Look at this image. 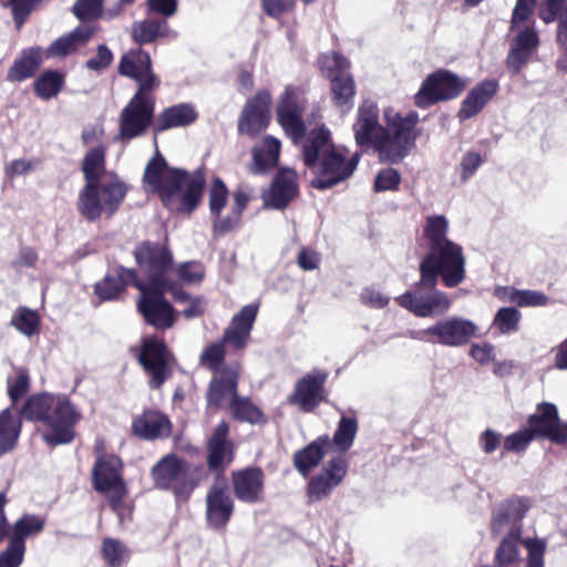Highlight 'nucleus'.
Wrapping results in <instances>:
<instances>
[{
    "mask_svg": "<svg viewBox=\"0 0 567 567\" xmlns=\"http://www.w3.org/2000/svg\"><path fill=\"white\" fill-rule=\"evenodd\" d=\"M450 224L443 215L425 218L423 238L427 252L420 262V279L413 288L395 298L404 309L419 318H436L452 307L449 295L436 288L439 279L446 288L465 280L466 258L463 247L449 239Z\"/></svg>",
    "mask_w": 567,
    "mask_h": 567,
    "instance_id": "nucleus-1",
    "label": "nucleus"
},
{
    "mask_svg": "<svg viewBox=\"0 0 567 567\" xmlns=\"http://www.w3.org/2000/svg\"><path fill=\"white\" fill-rule=\"evenodd\" d=\"M419 121L417 112L411 111L405 116L396 114L383 127L379 123L378 105L364 100L358 107L353 124L355 143L362 148L373 147L381 162L399 163L415 145L419 136L415 126Z\"/></svg>",
    "mask_w": 567,
    "mask_h": 567,
    "instance_id": "nucleus-2",
    "label": "nucleus"
},
{
    "mask_svg": "<svg viewBox=\"0 0 567 567\" xmlns=\"http://www.w3.org/2000/svg\"><path fill=\"white\" fill-rule=\"evenodd\" d=\"M143 181L172 213L190 214L202 198L205 175L202 169L188 173L182 168L168 167L166 159L156 151L147 163Z\"/></svg>",
    "mask_w": 567,
    "mask_h": 567,
    "instance_id": "nucleus-3",
    "label": "nucleus"
},
{
    "mask_svg": "<svg viewBox=\"0 0 567 567\" xmlns=\"http://www.w3.org/2000/svg\"><path fill=\"white\" fill-rule=\"evenodd\" d=\"M105 169V148L100 145L86 152L82 162L85 185L78 197V210L89 221H96L103 214L113 216L124 200L127 187L114 179L101 183Z\"/></svg>",
    "mask_w": 567,
    "mask_h": 567,
    "instance_id": "nucleus-4",
    "label": "nucleus"
},
{
    "mask_svg": "<svg viewBox=\"0 0 567 567\" xmlns=\"http://www.w3.org/2000/svg\"><path fill=\"white\" fill-rule=\"evenodd\" d=\"M303 162L308 167L318 165L319 175L311 182L317 189H328L349 178L355 171L360 154L350 159L337 152L330 142V132L326 127L312 130L303 144Z\"/></svg>",
    "mask_w": 567,
    "mask_h": 567,
    "instance_id": "nucleus-5",
    "label": "nucleus"
},
{
    "mask_svg": "<svg viewBox=\"0 0 567 567\" xmlns=\"http://www.w3.org/2000/svg\"><path fill=\"white\" fill-rule=\"evenodd\" d=\"M154 487L173 493L176 502H187L204 477L202 465L190 464L174 453L164 455L151 468Z\"/></svg>",
    "mask_w": 567,
    "mask_h": 567,
    "instance_id": "nucleus-6",
    "label": "nucleus"
},
{
    "mask_svg": "<svg viewBox=\"0 0 567 567\" xmlns=\"http://www.w3.org/2000/svg\"><path fill=\"white\" fill-rule=\"evenodd\" d=\"M258 303L244 306L231 319L225 329L221 340L205 348L200 354V363L213 373L220 372L226 357L225 344L235 350H243L250 338L254 323L257 318Z\"/></svg>",
    "mask_w": 567,
    "mask_h": 567,
    "instance_id": "nucleus-7",
    "label": "nucleus"
},
{
    "mask_svg": "<svg viewBox=\"0 0 567 567\" xmlns=\"http://www.w3.org/2000/svg\"><path fill=\"white\" fill-rule=\"evenodd\" d=\"M134 257L146 275L151 288H171L173 255L171 250L158 243L144 241L134 250Z\"/></svg>",
    "mask_w": 567,
    "mask_h": 567,
    "instance_id": "nucleus-8",
    "label": "nucleus"
},
{
    "mask_svg": "<svg viewBox=\"0 0 567 567\" xmlns=\"http://www.w3.org/2000/svg\"><path fill=\"white\" fill-rule=\"evenodd\" d=\"M465 86V80L456 73H429L414 95V104L419 109H429L458 97Z\"/></svg>",
    "mask_w": 567,
    "mask_h": 567,
    "instance_id": "nucleus-9",
    "label": "nucleus"
},
{
    "mask_svg": "<svg viewBox=\"0 0 567 567\" xmlns=\"http://www.w3.org/2000/svg\"><path fill=\"white\" fill-rule=\"evenodd\" d=\"M80 413L65 395H54L48 413L47 425L51 432L43 433V441L52 446L68 444L74 439V426Z\"/></svg>",
    "mask_w": 567,
    "mask_h": 567,
    "instance_id": "nucleus-10",
    "label": "nucleus"
},
{
    "mask_svg": "<svg viewBox=\"0 0 567 567\" xmlns=\"http://www.w3.org/2000/svg\"><path fill=\"white\" fill-rule=\"evenodd\" d=\"M140 298L137 308L144 320L156 329L165 330L171 328L176 320L175 310L164 292L169 288H151L144 282L137 285Z\"/></svg>",
    "mask_w": 567,
    "mask_h": 567,
    "instance_id": "nucleus-11",
    "label": "nucleus"
},
{
    "mask_svg": "<svg viewBox=\"0 0 567 567\" xmlns=\"http://www.w3.org/2000/svg\"><path fill=\"white\" fill-rule=\"evenodd\" d=\"M155 103H145L132 97L123 107L118 118L115 141L127 142L144 135L154 124Z\"/></svg>",
    "mask_w": 567,
    "mask_h": 567,
    "instance_id": "nucleus-12",
    "label": "nucleus"
},
{
    "mask_svg": "<svg viewBox=\"0 0 567 567\" xmlns=\"http://www.w3.org/2000/svg\"><path fill=\"white\" fill-rule=\"evenodd\" d=\"M527 423V429L535 439L549 440L556 445H567V422L559 419L558 409L554 403L537 404Z\"/></svg>",
    "mask_w": 567,
    "mask_h": 567,
    "instance_id": "nucleus-13",
    "label": "nucleus"
},
{
    "mask_svg": "<svg viewBox=\"0 0 567 567\" xmlns=\"http://www.w3.org/2000/svg\"><path fill=\"white\" fill-rule=\"evenodd\" d=\"M348 472V462L342 455L329 460L323 467L309 480L306 494L309 504L322 502L343 482Z\"/></svg>",
    "mask_w": 567,
    "mask_h": 567,
    "instance_id": "nucleus-14",
    "label": "nucleus"
},
{
    "mask_svg": "<svg viewBox=\"0 0 567 567\" xmlns=\"http://www.w3.org/2000/svg\"><path fill=\"white\" fill-rule=\"evenodd\" d=\"M123 463L115 454H100L92 468L93 488L107 498L127 492L123 478Z\"/></svg>",
    "mask_w": 567,
    "mask_h": 567,
    "instance_id": "nucleus-15",
    "label": "nucleus"
},
{
    "mask_svg": "<svg viewBox=\"0 0 567 567\" xmlns=\"http://www.w3.org/2000/svg\"><path fill=\"white\" fill-rule=\"evenodd\" d=\"M240 370V363L233 361L224 364L220 372L213 375L206 392L208 409L229 408L230 402L238 396Z\"/></svg>",
    "mask_w": 567,
    "mask_h": 567,
    "instance_id": "nucleus-16",
    "label": "nucleus"
},
{
    "mask_svg": "<svg viewBox=\"0 0 567 567\" xmlns=\"http://www.w3.org/2000/svg\"><path fill=\"white\" fill-rule=\"evenodd\" d=\"M303 107L302 90L292 85L287 86L277 107V117L295 142L301 140L306 133V125L301 118Z\"/></svg>",
    "mask_w": 567,
    "mask_h": 567,
    "instance_id": "nucleus-17",
    "label": "nucleus"
},
{
    "mask_svg": "<svg viewBox=\"0 0 567 567\" xmlns=\"http://www.w3.org/2000/svg\"><path fill=\"white\" fill-rule=\"evenodd\" d=\"M138 362L151 375V388H161L171 375L167 364V348L165 343L157 338L144 339L138 353Z\"/></svg>",
    "mask_w": 567,
    "mask_h": 567,
    "instance_id": "nucleus-18",
    "label": "nucleus"
},
{
    "mask_svg": "<svg viewBox=\"0 0 567 567\" xmlns=\"http://www.w3.org/2000/svg\"><path fill=\"white\" fill-rule=\"evenodd\" d=\"M271 95L267 90H260L248 100L238 121L241 134L256 136L264 131L270 121Z\"/></svg>",
    "mask_w": 567,
    "mask_h": 567,
    "instance_id": "nucleus-19",
    "label": "nucleus"
},
{
    "mask_svg": "<svg viewBox=\"0 0 567 567\" xmlns=\"http://www.w3.org/2000/svg\"><path fill=\"white\" fill-rule=\"evenodd\" d=\"M435 343L458 348L477 336L478 327L470 319L452 316L434 322Z\"/></svg>",
    "mask_w": 567,
    "mask_h": 567,
    "instance_id": "nucleus-20",
    "label": "nucleus"
},
{
    "mask_svg": "<svg viewBox=\"0 0 567 567\" xmlns=\"http://www.w3.org/2000/svg\"><path fill=\"white\" fill-rule=\"evenodd\" d=\"M229 426L223 421L217 424L207 442V467L220 475L234 461V445L228 440Z\"/></svg>",
    "mask_w": 567,
    "mask_h": 567,
    "instance_id": "nucleus-21",
    "label": "nucleus"
},
{
    "mask_svg": "<svg viewBox=\"0 0 567 567\" xmlns=\"http://www.w3.org/2000/svg\"><path fill=\"white\" fill-rule=\"evenodd\" d=\"M328 373L313 370L300 379L290 395V402L298 404L303 412L313 411L323 400V385Z\"/></svg>",
    "mask_w": 567,
    "mask_h": 567,
    "instance_id": "nucleus-22",
    "label": "nucleus"
},
{
    "mask_svg": "<svg viewBox=\"0 0 567 567\" xmlns=\"http://www.w3.org/2000/svg\"><path fill=\"white\" fill-rule=\"evenodd\" d=\"M234 513V501L225 484L215 483L206 495V522L213 529L225 528Z\"/></svg>",
    "mask_w": 567,
    "mask_h": 567,
    "instance_id": "nucleus-23",
    "label": "nucleus"
},
{
    "mask_svg": "<svg viewBox=\"0 0 567 567\" xmlns=\"http://www.w3.org/2000/svg\"><path fill=\"white\" fill-rule=\"evenodd\" d=\"M236 498L243 503L257 504L265 497V474L259 467H247L233 473Z\"/></svg>",
    "mask_w": 567,
    "mask_h": 567,
    "instance_id": "nucleus-24",
    "label": "nucleus"
},
{
    "mask_svg": "<svg viewBox=\"0 0 567 567\" xmlns=\"http://www.w3.org/2000/svg\"><path fill=\"white\" fill-rule=\"evenodd\" d=\"M498 90L499 83L495 79H486L471 87L457 111L458 121L463 123L478 115Z\"/></svg>",
    "mask_w": 567,
    "mask_h": 567,
    "instance_id": "nucleus-25",
    "label": "nucleus"
},
{
    "mask_svg": "<svg viewBox=\"0 0 567 567\" xmlns=\"http://www.w3.org/2000/svg\"><path fill=\"white\" fill-rule=\"evenodd\" d=\"M143 284L136 275L135 269L115 266L103 280L95 284L94 292L102 301L116 299L128 285L137 288Z\"/></svg>",
    "mask_w": 567,
    "mask_h": 567,
    "instance_id": "nucleus-26",
    "label": "nucleus"
},
{
    "mask_svg": "<svg viewBox=\"0 0 567 567\" xmlns=\"http://www.w3.org/2000/svg\"><path fill=\"white\" fill-rule=\"evenodd\" d=\"M298 194L297 176L293 171L281 169L275 176L270 190L265 196L266 206L284 209Z\"/></svg>",
    "mask_w": 567,
    "mask_h": 567,
    "instance_id": "nucleus-27",
    "label": "nucleus"
},
{
    "mask_svg": "<svg viewBox=\"0 0 567 567\" xmlns=\"http://www.w3.org/2000/svg\"><path fill=\"white\" fill-rule=\"evenodd\" d=\"M197 118L198 113L193 104L178 103L164 109L155 117L153 131L157 134L174 127H185L193 124Z\"/></svg>",
    "mask_w": 567,
    "mask_h": 567,
    "instance_id": "nucleus-28",
    "label": "nucleus"
},
{
    "mask_svg": "<svg viewBox=\"0 0 567 567\" xmlns=\"http://www.w3.org/2000/svg\"><path fill=\"white\" fill-rule=\"evenodd\" d=\"M330 445V436L328 434H323L318 436L303 449L296 451L293 453L292 462L297 472L301 476L307 477L310 472L321 463Z\"/></svg>",
    "mask_w": 567,
    "mask_h": 567,
    "instance_id": "nucleus-29",
    "label": "nucleus"
},
{
    "mask_svg": "<svg viewBox=\"0 0 567 567\" xmlns=\"http://www.w3.org/2000/svg\"><path fill=\"white\" fill-rule=\"evenodd\" d=\"M133 433L144 440L167 437L172 432L168 417L158 411H146L132 424Z\"/></svg>",
    "mask_w": 567,
    "mask_h": 567,
    "instance_id": "nucleus-30",
    "label": "nucleus"
},
{
    "mask_svg": "<svg viewBox=\"0 0 567 567\" xmlns=\"http://www.w3.org/2000/svg\"><path fill=\"white\" fill-rule=\"evenodd\" d=\"M92 35L93 30L90 27H78L53 41L45 49V59L65 58L85 45Z\"/></svg>",
    "mask_w": 567,
    "mask_h": 567,
    "instance_id": "nucleus-31",
    "label": "nucleus"
},
{
    "mask_svg": "<svg viewBox=\"0 0 567 567\" xmlns=\"http://www.w3.org/2000/svg\"><path fill=\"white\" fill-rule=\"evenodd\" d=\"M525 508L520 501L508 499L501 503L493 515L492 532L494 534H512L514 528L520 529V520Z\"/></svg>",
    "mask_w": 567,
    "mask_h": 567,
    "instance_id": "nucleus-32",
    "label": "nucleus"
},
{
    "mask_svg": "<svg viewBox=\"0 0 567 567\" xmlns=\"http://www.w3.org/2000/svg\"><path fill=\"white\" fill-rule=\"evenodd\" d=\"M21 430V416L17 415L11 408L0 412V458L17 447Z\"/></svg>",
    "mask_w": 567,
    "mask_h": 567,
    "instance_id": "nucleus-33",
    "label": "nucleus"
},
{
    "mask_svg": "<svg viewBox=\"0 0 567 567\" xmlns=\"http://www.w3.org/2000/svg\"><path fill=\"white\" fill-rule=\"evenodd\" d=\"M331 93L333 103L341 112H349L353 107L355 83L350 73H330Z\"/></svg>",
    "mask_w": 567,
    "mask_h": 567,
    "instance_id": "nucleus-34",
    "label": "nucleus"
},
{
    "mask_svg": "<svg viewBox=\"0 0 567 567\" xmlns=\"http://www.w3.org/2000/svg\"><path fill=\"white\" fill-rule=\"evenodd\" d=\"M496 296L505 302L515 303L518 307H545L550 305V299L538 290H519L513 287L496 289Z\"/></svg>",
    "mask_w": 567,
    "mask_h": 567,
    "instance_id": "nucleus-35",
    "label": "nucleus"
},
{
    "mask_svg": "<svg viewBox=\"0 0 567 567\" xmlns=\"http://www.w3.org/2000/svg\"><path fill=\"white\" fill-rule=\"evenodd\" d=\"M45 526V519L34 514H23L10 528L9 540L25 546V539L40 534Z\"/></svg>",
    "mask_w": 567,
    "mask_h": 567,
    "instance_id": "nucleus-36",
    "label": "nucleus"
},
{
    "mask_svg": "<svg viewBox=\"0 0 567 567\" xmlns=\"http://www.w3.org/2000/svg\"><path fill=\"white\" fill-rule=\"evenodd\" d=\"M280 152L279 140L272 136H266L264 138V146L256 148L252 152V165L250 171L254 174L265 173L277 165Z\"/></svg>",
    "mask_w": 567,
    "mask_h": 567,
    "instance_id": "nucleus-37",
    "label": "nucleus"
},
{
    "mask_svg": "<svg viewBox=\"0 0 567 567\" xmlns=\"http://www.w3.org/2000/svg\"><path fill=\"white\" fill-rule=\"evenodd\" d=\"M169 33V25L165 19L146 18L136 23L133 35L137 43L145 44L155 41L157 38H165Z\"/></svg>",
    "mask_w": 567,
    "mask_h": 567,
    "instance_id": "nucleus-38",
    "label": "nucleus"
},
{
    "mask_svg": "<svg viewBox=\"0 0 567 567\" xmlns=\"http://www.w3.org/2000/svg\"><path fill=\"white\" fill-rule=\"evenodd\" d=\"M358 430L359 423L355 416L342 415L332 439L330 437L331 444L336 446L339 453L348 452L353 445Z\"/></svg>",
    "mask_w": 567,
    "mask_h": 567,
    "instance_id": "nucleus-39",
    "label": "nucleus"
},
{
    "mask_svg": "<svg viewBox=\"0 0 567 567\" xmlns=\"http://www.w3.org/2000/svg\"><path fill=\"white\" fill-rule=\"evenodd\" d=\"M54 394L40 393L31 395L23 404L20 415L28 421L45 423Z\"/></svg>",
    "mask_w": 567,
    "mask_h": 567,
    "instance_id": "nucleus-40",
    "label": "nucleus"
},
{
    "mask_svg": "<svg viewBox=\"0 0 567 567\" xmlns=\"http://www.w3.org/2000/svg\"><path fill=\"white\" fill-rule=\"evenodd\" d=\"M235 420L250 424H262L267 419L262 411L249 398L238 395L228 408Z\"/></svg>",
    "mask_w": 567,
    "mask_h": 567,
    "instance_id": "nucleus-41",
    "label": "nucleus"
},
{
    "mask_svg": "<svg viewBox=\"0 0 567 567\" xmlns=\"http://www.w3.org/2000/svg\"><path fill=\"white\" fill-rule=\"evenodd\" d=\"M520 529L514 528L512 534H507L495 551L496 567H511L518 559V543Z\"/></svg>",
    "mask_w": 567,
    "mask_h": 567,
    "instance_id": "nucleus-42",
    "label": "nucleus"
},
{
    "mask_svg": "<svg viewBox=\"0 0 567 567\" xmlns=\"http://www.w3.org/2000/svg\"><path fill=\"white\" fill-rule=\"evenodd\" d=\"M522 313L514 307H503L497 310L493 319V327H495L502 334H509L517 332Z\"/></svg>",
    "mask_w": 567,
    "mask_h": 567,
    "instance_id": "nucleus-43",
    "label": "nucleus"
},
{
    "mask_svg": "<svg viewBox=\"0 0 567 567\" xmlns=\"http://www.w3.org/2000/svg\"><path fill=\"white\" fill-rule=\"evenodd\" d=\"M64 73H42L34 82V91L42 100L54 97L62 89Z\"/></svg>",
    "mask_w": 567,
    "mask_h": 567,
    "instance_id": "nucleus-44",
    "label": "nucleus"
},
{
    "mask_svg": "<svg viewBox=\"0 0 567 567\" xmlns=\"http://www.w3.org/2000/svg\"><path fill=\"white\" fill-rule=\"evenodd\" d=\"M131 76L137 84V91L133 97L145 103H155L153 91L159 85V80L155 73H122Z\"/></svg>",
    "mask_w": 567,
    "mask_h": 567,
    "instance_id": "nucleus-45",
    "label": "nucleus"
},
{
    "mask_svg": "<svg viewBox=\"0 0 567 567\" xmlns=\"http://www.w3.org/2000/svg\"><path fill=\"white\" fill-rule=\"evenodd\" d=\"M117 71H152V60L147 52L138 49L124 54Z\"/></svg>",
    "mask_w": 567,
    "mask_h": 567,
    "instance_id": "nucleus-46",
    "label": "nucleus"
},
{
    "mask_svg": "<svg viewBox=\"0 0 567 567\" xmlns=\"http://www.w3.org/2000/svg\"><path fill=\"white\" fill-rule=\"evenodd\" d=\"M43 59H45V50L42 48L34 47L25 49L21 52L9 71H35Z\"/></svg>",
    "mask_w": 567,
    "mask_h": 567,
    "instance_id": "nucleus-47",
    "label": "nucleus"
},
{
    "mask_svg": "<svg viewBox=\"0 0 567 567\" xmlns=\"http://www.w3.org/2000/svg\"><path fill=\"white\" fill-rule=\"evenodd\" d=\"M39 323L37 312L28 308H19L11 319V324L28 337H31L38 331Z\"/></svg>",
    "mask_w": 567,
    "mask_h": 567,
    "instance_id": "nucleus-48",
    "label": "nucleus"
},
{
    "mask_svg": "<svg viewBox=\"0 0 567 567\" xmlns=\"http://www.w3.org/2000/svg\"><path fill=\"white\" fill-rule=\"evenodd\" d=\"M102 555L109 567H121L127 555V548L118 539L105 538L102 544Z\"/></svg>",
    "mask_w": 567,
    "mask_h": 567,
    "instance_id": "nucleus-49",
    "label": "nucleus"
},
{
    "mask_svg": "<svg viewBox=\"0 0 567 567\" xmlns=\"http://www.w3.org/2000/svg\"><path fill=\"white\" fill-rule=\"evenodd\" d=\"M104 0H76L72 11L80 21H93L103 13Z\"/></svg>",
    "mask_w": 567,
    "mask_h": 567,
    "instance_id": "nucleus-50",
    "label": "nucleus"
},
{
    "mask_svg": "<svg viewBox=\"0 0 567 567\" xmlns=\"http://www.w3.org/2000/svg\"><path fill=\"white\" fill-rule=\"evenodd\" d=\"M535 440L527 427L518 430L504 439L503 449L507 452L524 453Z\"/></svg>",
    "mask_w": 567,
    "mask_h": 567,
    "instance_id": "nucleus-51",
    "label": "nucleus"
},
{
    "mask_svg": "<svg viewBox=\"0 0 567 567\" xmlns=\"http://www.w3.org/2000/svg\"><path fill=\"white\" fill-rule=\"evenodd\" d=\"M228 199V189L225 183L216 177L209 189V210L210 214L220 215Z\"/></svg>",
    "mask_w": 567,
    "mask_h": 567,
    "instance_id": "nucleus-52",
    "label": "nucleus"
},
{
    "mask_svg": "<svg viewBox=\"0 0 567 567\" xmlns=\"http://www.w3.org/2000/svg\"><path fill=\"white\" fill-rule=\"evenodd\" d=\"M524 546L527 549L526 567H545L546 542L528 538L524 540Z\"/></svg>",
    "mask_w": 567,
    "mask_h": 567,
    "instance_id": "nucleus-53",
    "label": "nucleus"
},
{
    "mask_svg": "<svg viewBox=\"0 0 567 567\" xmlns=\"http://www.w3.org/2000/svg\"><path fill=\"white\" fill-rule=\"evenodd\" d=\"M537 0H516L511 18V31L527 22L536 8Z\"/></svg>",
    "mask_w": 567,
    "mask_h": 567,
    "instance_id": "nucleus-54",
    "label": "nucleus"
},
{
    "mask_svg": "<svg viewBox=\"0 0 567 567\" xmlns=\"http://www.w3.org/2000/svg\"><path fill=\"white\" fill-rule=\"evenodd\" d=\"M512 45L533 54L539 47L538 32L533 27H526L512 40Z\"/></svg>",
    "mask_w": 567,
    "mask_h": 567,
    "instance_id": "nucleus-55",
    "label": "nucleus"
},
{
    "mask_svg": "<svg viewBox=\"0 0 567 567\" xmlns=\"http://www.w3.org/2000/svg\"><path fill=\"white\" fill-rule=\"evenodd\" d=\"M318 66L320 71H347L350 68V61L341 53L331 51L319 56Z\"/></svg>",
    "mask_w": 567,
    "mask_h": 567,
    "instance_id": "nucleus-56",
    "label": "nucleus"
},
{
    "mask_svg": "<svg viewBox=\"0 0 567 567\" xmlns=\"http://www.w3.org/2000/svg\"><path fill=\"white\" fill-rule=\"evenodd\" d=\"M8 383V395L12 403L19 401L29 390L30 379L24 370H20L16 378L9 377Z\"/></svg>",
    "mask_w": 567,
    "mask_h": 567,
    "instance_id": "nucleus-57",
    "label": "nucleus"
},
{
    "mask_svg": "<svg viewBox=\"0 0 567 567\" xmlns=\"http://www.w3.org/2000/svg\"><path fill=\"white\" fill-rule=\"evenodd\" d=\"M27 547L9 540L7 548L0 553V567H20L24 559Z\"/></svg>",
    "mask_w": 567,
    "mask_h": 567,
    "instance_id": "nucleus-58",
    "label": "nucleus"
},
{
    "mask_svg": "<svg viewBox=\"0 0 567 567\" xmlns=\"http://www.w3.org/2000/svg\"><path fill=\"white\" fill-rule=\"evenodd\" d=\"M401 182L400 173L394 168L380 171L374 181L375 192L396 190Z\"/></svg>",
    "mask_w": 567,
    "mask_h": 567,
    "instance_id": "nucleus-59",
    "label": "nucleus"
},
{
    "mask_svg": "<svg viewBox=\"0 0 567 567\" xmlns=\"http://www.w3.org/2000/svg\"><path fill=\"white\" fill-rule=\"evenodd\" d=\"M147 14H157L167 19L176 14L178 9L177 0H146Z\"/></svg>",
    "mask_w": 567,
    "mask_h": 567,
    "instance_id": "nucleus-60",
    "label": "nucleus"
},
{
    "mask_svg": "<svg viewBox=\"0 0 567 567\" xmlns=\"http://www.w3.org/2000/svg\"><path fill=\"white\" fill-rule=\"evenodd\" d=\"M39 1L40 0H10L12 18L18 29L24 24Z\"/></svg>",
    "mask_w": 567,
    "mask_h": 567,
    "instance_id": "nucleus-61",
    "label": "nucleus"
},
{
    "mask_svg": "<svg viewBox=\"0 0 567 567\" xmlns=\"http://www.w3.org/2000/svg\"><path fill=\"white\" fill-rule=\"evenodd\" d=\"M176 272L177 276L187 284H198L205 276L204 266L196 261L182 264Z\"/></svg>",
    "mask_w": 567,
    "mask_h": 567,
    "instance_id": "nucleus-62",
    "label": "nucleus"
},
{
    "mask_svg": "<svg viewBox=\"0 0 567 567\" xmlns=\"http://www.w3.org/2000/svg\"><path fill=\"white\" fill-rule=\"evenodd\" d=\"M127 495V492H124L122 494L109 496L106 498L109 505L111 506L112 511L116 514L118 522L121 524H124L126 520H131L133 506L125 502V497Z\"/></svg>",
    "mask_w": 567,
    "mask_h": 567,
    "instance_id": "nucleus-63",
    "label": "nucleus"
},
{
    "mask_svg": "<svg viewBox=\"0 0 567 567\" xmlns=\"http://www.w3.org/2000/svg\"><path fill=\"white\" fill-rule=\"evenodd\" d=\"M482 163H483V159L478 153H475V152L466 153L462 157V161L460 163L462 182L468 181L475 174V172L478 169V167L482 165Z\"/></svg>",
    "mask_w": 567,
    "mask_h": 567,
    "instance_id": "nucleus-64",
    "label": "nucleus"
}]
</instances>
